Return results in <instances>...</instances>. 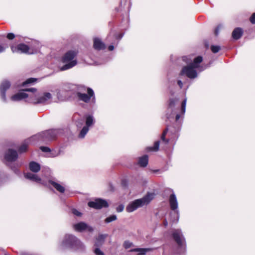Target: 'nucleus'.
<instances>
[{
  "mask_svg": "<svg viewBox=\"0 0 255 255\" xmlns=\"http://www.w3.org/2000/svg\"><path fill=\"white\" fill-rule=\"evenodd\" d=\"M203 61V58L201 56H198L195 58L193 62L188 65L182 68L180 75L181 76L186 75L190 79H195L197 77V72L196 69L201 72L209 67V66L200 65V63Z\"/></svg>",
  "mask_w": 255,
  "mask_h": 255,
  "instance_id": "obj_1",
  "label": "nucleus"
},
{
  "mask_svg": "<svg viewBox=\"0 0 255 255\" xmlns=\"http://www.w3.org/2000/svg\"><path fill=\"white\" fill-rule=\"evenodd\" d=\"M76 96L78 100L85 103L94 105L96 103V97L94 91L91 88L83 85L77 86Z\"/></svg>",
  "mask_w": 255,
  "mask_h": 255,
  "instance_id": "obj_2",
  "label": "nucleus"
},
{
  "mask_svg": "<svg viewBox=\"0 0 255 255\" xmlns=\"http://www.w3.org/2000/svg\"><path fill=\"white\" fill-rule=\"evenodd\" d=\"M28 92L31 93L30 99L28 100V103L37 104H48L52 99V96L50 93L44 92L43 93H38L35 88H28L26 90Z\"/></svg>",
  "mask_w": 255,
  "mask_h": 255,
  "instance_id": "obj_3",
  "label": "nucleus"
},
{
  "mask_svg": "<svg viewBox=\"0 0 255 255\" xmlns=\"http://www.w3.org/2000/svg\"><path fill=\"white\" fill-rule=\"evenodd\" d=\"M77 52L74 50H69L66 52L61 58V62L64 64L59 67L61 71L70 69L77 64L76 56Z\"/></svg>",
  "mask_w": 255,
  "mask_h": 255,
  "instance_id": "obj_4",
  "label": "nucleus"
},
{
  "mask_svg": "<svg viewBox=\"0 0 255 255\" xmlns=\"http://www.w3.org/2000/svg\"><path fill=\"white\" fill-rule=\"evenodd\" d=\"M153 198V194L149 193L144 197L135 200L130 203L126 207V210L128 212H132L138 208L143 206L147 204Z\"/></svg>",
  "mask_w": 255,
  "mask_h": 255,
  "instance_id": "obj_5",
  "label": "nucleus"
},
{
  "mask_svg": "<svg viewBox=\"0 0 255 255\" xmlns=\"http://www.w3.org/2000/svg\"><path fill=\"white\" fill-rule=\"evenodd\" d=\"M61 245L65 248L75 249L84 248L83 243L77 237L72 235H66L62 242Z\"/></svg>",
  "mask_w": 255,
  "mask_h": 255,
  "instance_id": "obj_6",
  "label": "nucleus"
},
{
  "mask_svg": "<svg viewBox=\"0 0 255 255\" xmlns=\"http://www.w3.org/2000/svg\"><path fill=\"white\" fill-rule=\"evenodd\" d=\"M59 133V129H51L35 135L32 138H35L36 139L42 141H50L55 139Z\"/></svg>",
  "mask_w": 255,
  "mask_h": 255,
  "instance_id": "obj_7",
  "label": "nucleus"
},
{
  "mask_svg": "<svg viewBox=\"0 0 255 255\" xmlns=\"http://www.w3.org/2000/svg\"><path fill=\"white\" fill-rule=\"evenodd\" d=\"M84 118L86 125L83 127L79 133V137L81 138H83L85 136L89 130L90 128L92 127L95 123V118L92 115H86Z\"/></svg>",
  "mask_w": 255,
  "mask_h": 255,
  "instance_id": "obj_8",
  "label": "nucleus"
},
{
  "mask_svg": "<svg viewBox=\"0 0 255 255\" xmlns=\"http://www.w3.org/2000/svg\"><path fill=\"white\" fill-rule=\"evenodd\" d=\"M172 237L180 248V253H184L185 249V240L181 230H174Z\"/></svg>",
  "mask_w": 255,
  "mask_h": 255,
  "instance_id": "obj_9",
  "label": "nucleus"
},
{
  "mask_svg": "<svg viewBox=\"0 0 255 255\" xmlns=\"http://www.w3.org/2000/svg\"><path fill=\"white\" fill-rule=\"evenodd\" d=\"M11 50L13 53H24L27 54H32L34 52L33 50L31 49L28 45L20 43L17 46L11 45Z\"/></svg>",
  "mask_w": 255,
  "mask_h": 255,
  "instance_id": "obj_10",
  "label": "nucleus"
},
{
  "mask_svg": "<svg viewBox=\"0 0 255 255\" xmlns=\"http://www.w3.org/2000/svg\"><path fill=\"white\" fill-rule=\"evenodd\" d=\"M26 89H27L23 90L22 91L11 96L10 98V100L13 102H17L27 98L26 101L28 102V100L30 99L31 93L29 92V94L26 93L25 92H27L26 90Z\"/></svg>",
  "mask_w": 255,
  "mask_h": 255,
  "instance_id": "obj_11",
  "label": "nucleus"
},
{
  "mask_svg": "<svg viewBox=\"0 0 255 255\" xmlns=\"http://www.w3.org/2000/svg\"><path fill=\"white\" fill-rule=\"evenodd\" d=\"M10 83L6 80L2 81L0 85V95L1 100L4 103H6L7 101L6 96V91L10 88Z\"/></svg>",
  "mask_w": 255,
  "mask_h": 255,
  "instance_id": "obj_12",
  "label": "nucleus"
},
{
  "mask_svg": "<svg viewBox=\"0 0 255 255\" xmlns=\"http://www.w3.org/2000/svg\"><path fill=\"white\" fill-rule=\"evenodd\" d=\"M69 88L70 86L68 85L60 89L56 90V96L58 101H64L68 99L69 96L68 94Z\"/></svg>",
  "mask_w": 255,
  "mask_h": 255,
  "instance_id": "obj_13",
  "label": "nucleus"
},
{
  "mask_svg": "<svg viewBox=\"0 0 255 255\" xmlns=\"http://www.w3.org/2000/svg\"><path fill=\"white\" fill-rule=\"evenodd\" d=\"M73 227L74 230L78 232H82L83 231L92 232L94 231V228L92 226L88 225L83 222L75 224Z\"/></svg>",
  "mask_w": 255,
  "mask_h": 255,
  "instance_id": "obj_14",
  "label": "nucleus"
},
{
  "mask_svg": "<svg viewBox=\"0 0 255 255\" xmlns=\"http://www.w3.org/2000/svg\"><path fill=\"white\" fill-rule=\"evenodd\" d=\"M88 206L96 209H100L103 207H108V203L105 200L96 199L93 201L88 202Z\"/></svg>",
  "mask_w": 255,
  "mask_h": 255,
  "instance_id": "obj_15",
  "label": "nucleus"
},
{
  "mask_svg": "<svg viewBox=\"0 0 255 255\" xmlns=\"http://www.w3.org/2000/svg\"><path fill=\"white\" fill-rule=\"evenodd\" d=\"M172 193L170 195L169 198V203L171 209L175 211L177 216L178 217L179 211L178 210V203L177 199L175 193L172 190H171Z\"/></svg>",
  "mask_w": 255,
  "mask_h": 255,
  "instance_id": "obj_16",
  "label": "nucleus"
},
{
  "mask_svg": "<svg viewBox=\"0 0 255 255\" xmlns=\"http://www.w3.org/2000/svg\"><path fill=\"white\" fill-rule=\"evenodd\" d=\"M18 157V154L16 150L8 149L5 153L4 159L7 162L15 161Z\"/></svg>",
  "mask_w": 255,
  "mask_h": 255,
  "instance_id": "obj_17",
  "label": "nucleus"
},
{
  "mask_svg": "<svg viewBox=\"0 0 255 255\" xmlns=\"http://www.w3.org/2000/svg\"><path fill=\"white\" fill-rule=\"evenodd\" d=\"M94 48L96 50H100L105 49L106 45L102 40L97 37L94 38Z\"/></svg>",
  "mask_w": 255,
  "mask_h": 255,
  "instance_id": "obj_18",
  "label": "nucleus"
},
{
  "mask_svg": "<svg viewBox=\"0 0 255 255\" xmlns=\"http://www.w3.org/2000/svg\"><path fill=\"white\" fill-rule=\"evenodd\" d=\"M48 183L50 184L59 192L63 193L65 192V187L61 184L52 180H49Z\"/></svg>",
  "mask_w": 255,
  "mask_h": 255,
  "instance_id": "obj_19",
  "label": "nucleus"
},
{
  "mask_svg": "<svg viewBox=\"0 0 255 255\" xmlns=\"http://www.w3.org/2000/svg\"><path fill=\"white\" fill-rule=\"evenodd\" d=\"M107 237V235L106 234L99 235L96 240L94 246L97 247H100L102 246L103 245L105 240Z\"/></svg>",
  "mask_w": 255,
  "mask_h": 255,
  "instance_id": "obj_20",
  "label": "nucleus"
},
{
  "mask_svg": "<svg viewBox=\"0 0 255 255\" xmlns=\"http://www.w3.org/2000/svg\"><path fill=\"white\" fill-rule=\"evenodd\" d=\"M24 177L25 178L30 180L31 181H35L37 183H41V179L37 175L30 172L24 174Z\"/></svg>",
  "mask_w": 255,
  "mask_h": 255,
  "instance_id": "obj_21",
  "label": "nucleus"
},
{
  "mask_svg": "<svg viewBox=\"0 0 255 255\" xmlns=\"http://www.w3.org/2000/svg\"><path fill=\"white\" fill-rule=\"evenodd\" d=\"M151 248H135L130 250L131 252H138V255H144L147 252L152 251Z\"/></svg>",
  "mask_w": 255,
  "mask_h": 255,
  "instance_id": "obj_22",
  "label": "nucleus"
},
{
  "mask_svg": "<svg viewBox=\"0 0 255 255\" xmlns=\"http://www.w3.org/2000/svg\"><path fill=\"white\" fill-rule=\"evenodd\" d=\"M29 169L33 172L37 173L40 169V166L38 163L31 161L29 164Z\"/></svg>",
  "mask_w": 255,
  "mask_h": 255,
  "instance_id": "obj_23",
  "label": "nucleus"
},
{
  "mask_svg": "<svg viewBox=\"0 0 255 255\" xmlns=\"http://www.w3.org/2000/svg\"><path fill=\"white\" fill-rule=\"evenodd\" d=\"M33 136H32L30 138L26 140L24 143H23L19 148L18 151L19 152L22 153L26 151L28 143L30 142L31 141L36 139L35 138H32Z\"/></svg>",
  "mask_w": 255,
  "mask_h": 255,
  "instance_id": "obj_24",
  "label": "nucleus"
},
{
  "mask_svg": "<svg viewBox=\"0 0 255 255\" xmlns=\"http://www.w3.org/2000/svg\"><path fill=\"white\" fill-rule=\"evenodd\" d=\"M243 34V30L241 28H235L232 32L233 38L235 39H239Z\"/></svg>",
  "mask_w": 255,
  "mask_h": 255,
  "instance_id": "obj_25",
  "label": "nucleus"
},
{
  "mask_svg": "<svg viewBox=\"0 0 255 255\" xmlns=\"http://www.w3.org/2000/svg\"><path fill=\"white\" fill-rule=\"evenodd\" d=\"M148 158L146 155L140 157L138 160V164L141 167H146L148 164Z\"/></svg>",
  "mask_w": 255,
  "mask_h": 255,
  "instance_id": "obj_26",
  "label": "nucleus"
},
{
  "mask_svg": "<svg viewBox=\"0 0 255 255\" xmlns=\"http://www.w3.org/2000/svg\"><path fill=\"white\" fill-rule=\"evenodd\" d=\"M178 102V99H170L169 101L168 107L169 108H171V109L173 108L176 104Z\"/></svg>",
  "mask_w": 255,
  "mask_h": 255,
  "instance_id": "obj_27",
  "label": "nucleus"
},
{
  "mask_svg": "<svg viewBox=\"0 0 255 255\" xmlns=\"http://www.w3.org/2000/svg\"><path fill=\"white\" fill-rule=\"evenodd\" d=\"M61 150L59 149L58 150H52L50 151L49 157H57L60 155L61 154Z\"/></svg>",
  "mask_w": 255,
  "mask_h": 255,
  "instance_id": "obj_28",
  "label": "nucleus"
},
{
  "mask_svg": "<svg viewBox=\"0 0 255 255\" xmlns=\"http://www.w3.org/2000/svg\"><path fill=\"white\" fill-rule=\"evenodd\" d=\"M159 141H156L154 144V145L152 147H150L148 148V149L150 150H152V151H157L159 149Z\"/></svg>",
  "mask_w": 255,
  "mask_h": 255,
  "instance_id": "obj_29",
  "label": "nucleus"
},
{
  "mask_svg": "<svg viewBox=\"0 0 255 255\" xmlns=\"http://www.w3.org/2000/svg\"><path fill=\"white\" fill-rule=\"evenodd\" d=\"M117 220V216L115 215H112L108 217H107L105 219V222L107 223H109L112 221H115Z\"/></svg>",
  "mask_w": 255,
  "mask_h": 255,
  "instance_id": "obj_30",
  "label": "nucleus"
},
{
  "mask_svg": "<svg viewBox=\"0 0 255 255\" xmlns=\"http://www.w3.org/2000/svg\"><path fill=\"white\" fill-rule=\"evenodd\" d=\"M187 99L185 98L182 102L181 104V113L184 115L185 113Z\"/></svg>",
  "mask_w": 255,
  "mask_h": 255,
  "instance_id": "obj_31",
  "label": "nucleus"
},
{
  "mask_svg": "<svg viewBox=\"0 0 255 255\" xmlns=\"http://www.w3.org/2000/svg\"><path fill=\"white\" fill-rule=\"evenodd\" d=\"M36 81V79L33 78H29V79H27L25 82H23L22 83V86H24L25 85H26L27 84H30V83H34Z\"/></svg>",
  "mask_w": 255,
  "mask_h": 255,
  "instance_id": "obj_32",
  "label": "nucleus"
},
{
  "mask_svg": "<svg viewBox=\"0 0 255 255\" xmlns=\"http://www.w3.org/2000/svg\"><path fill=\"white\" fill-rule=\"evenodd\" d=\"M100 247H95L94 250V253L96 255H105L103 252H102L99 248Z\"/></svg>",
  "mask_w": 255,
  "mask_h": 255,
  "instance_id": "obj_33",
  "label": "nucleus"
},
{
  "mask_svg": "<svg viewBox=\"0 0 255 255\" xmlns=\"http://www.w3.org/2000/svg\"><path fill=\"white\" fill-rule=\"evenodd\" d=\"M167 131H168V129L166 128V129H165L164 130V131L162 133V136H161V140H162L163 142H164L165 144H167L168 143V140L167 139H166L165 137V135L167 132Z\"/></svg>",
  "mask_w": 255,
  "mask_h": 255,
  "instance_id": "obj_34",
  "label": "nucleus"
},
{
  "mask_svg": "<svg viewBox=\"0 0 255 255\" xmlns=\"http://www.w3.org/2000/svg\"><path fill=\"white\" fill-rule=\"evenodd\" d=\"M211 49L213 53H216L219 51V50L221 49V48L220 46L218 45H212L211 46Z\"/></svg>",
  "mask_w": 255,
  "mask_h": 255,
  "instance_id": "obj_35",
  "label": "nucleus"
},
{
  "mask_svg": "<svg viewBox=\"0 0 255 255\" xmlns=\"http://www.w3.org/2000/svg\"><path fill=\"white\" fill-rule=\"evenodd\" d=\"M132 245V243L129 241H126L124 243V247L125 249H128Z\"/></svg>",
  "mask_w": 255,
  "mask_h": 255,
  "instance_id": "obj_36",
  "label": "nucleus"
},
{
  "mask_svg": "<svg viewBox=\"0 0 255 255\" xmlns=\"http://www.w3.org/2000/svg\"><path fill=\"white\" fill-rule=\"evenodd\" d=\"M8 47L7 44H3L0 45V53L4 52L5 49Z\"/></svg>",
  "mask_w": 255,
  "mask_h": 255,
  "instance_id": "obj_37",
  "label": "nucleus"
},
{
  "mask_svg": "<svg viewBox=\"0 0 255 255\" xmlns=\"http://www.w3.org/2000/svg\"><path fill=\"white\" fill-rule=\"evenodd\" d=\"M40 149L44 152H50L51 151V149L47 146H41Z\"/></svg>",
  "mask_w": 255,
  "mask_h": 255,
  "instance_id": "obj_38",
  "label": "nucleus"
},
{
  "mask_svg": "<svg viewBox=\"0 0 255 255\" xmlns=\"http://www.w3.org/2000/svg\"><path fill=\"white\" fill-rule=\"evenodd\" d=\"M72 213L74 215L78 217H80L82 215V213L76 209H73Z\"/></svg>",
  "mask_w": 255,
  "mask_h": 255,
  "instance_id": "obj_39",
  "label": "nucleus"
},
{
  "mask_svg": "<svg viewBox=\"0 0 255 255\" xmlns=\"http://www.w3.org/2000/svg\"><path fill=\"white\" fill-rule=\"evenodd\" d=\"M250 20L252 24H255V12L251 16Z\"/></svg>",
  "mask_w": 255,
  "mask_h": 255,
  "instance_id": "obj_40",
  "label": "nucleus"
},
{
  "mask_svg": "<svg viewBox=\"0 0 255 255\" xmlns=\"http://www.w3.org/2000/svg\"><path fill=\"white\" fill-rule=\"evenodd\" d=\"M15 37V35L12 33H9L7 35V38L10 40L13 39Z\"/></svg>",
  "mask_w": 255,
  "mask_h": 255,
  "instance_id": "obj_41",
  "label": "nucleus"
},
{
  "mask_svg": "<svg viewBox=\"0 0 255 255\" xmlns=\"http://www.w3.org/2000/svg\"><path fill=\"white\" fill-rule=\"evenodd\" d=\"M124 208V207L123 205H120L117 208V211L118 212H121L123 211Z\"/></svg>",
  "mask_w": 255,
  "mask_h": 255,
  "instance_id": "obj_42",
  "label": "nucleus"
},
{
  "mask_svg": "<svg viewBox=\"0 0 255 255\" xmlns=\"http://www.w3.org/2000/svg\"><path fill=\"white\" fill-rule=\"evenodd\" d=\"M11 169L13 171V172L16 174H18L19 171L17 168L15 166H10Z\"/></svg>",
  "mask_w": 255,
  "mask_h": 255,
  "instance_id": "obj_43",
  "label": "nucleus"
},
{
  "mask_svg": "<svg viewBox=\"0 0 255 255\" xmlns=\"http://www.w3.org/2000/svg\"><path fill=\"white\" fill-rule=\"evenodd\" d=\"M177 84L179 86L180 88L181 89L183 87V83L181 80H177Z\"/></svg>",
  "mask_w": 255,
  "mask_h": 255,
  "instance_id": "obj_44",
  "label": "nucleus"
},
{
  "mask_svg": "<svg viewBox=\"0 0 255 255\" xmlns=\"http://www.w3.org/2000/svg\"><path fill=\"white\" fill-rule=\"evenodd\" d=\"M124 34H116L115 38L116 39H120L123 37Z\"/></svg>",
  "mask_w": 255,
  "mask_h": 255,
  "instance_id": "obj_45",
  "label": "nucleus"
},
{
  "mask_svg": "<svg viewBox=\"0 0 255 255\" xmlns=\"http://www.w3.org/2000/svg\"><path fill=\"white\" fill-rule=\"evenodd\" d=\"M219 30H220V27H217V28L215 29V34L216 35H218L219 33Z\"/></svg>",
  "mask_w": 255,
  "mask_h": 255,
  "instance_id": "obj_46",
  "label": "nucleus"
},
{
  "mask_svg": "<svg viewBox=\"0 0 255 255\" xmlns=\"http://www.w3.org/2000/svg\"><path fill=\"white\" fill-rule=\"evenodd\" d=\"M108 48L109 51H113L114 49V46L113 45H111Z\"/></svg>",
  "mask_w": 255,
  "mask_h": 255,
  "instance_id": "obj_47",
  "label": "nucleus"
},
{
  "mask_svg": "<svg viewBox=\"0 0 255 255\" xmlns=\"http://www.w3.org/2000/svg\"><path fill=\"white\" fill-rule=\"evenodd\" d=\"M180 118V115L179 114H177L176 116V121H178Z\"/></svg>",
  "mask_w": 255,
  "mask_h": 255,
  "instance_id": "obj_48",
  "label": "nucleus"
},
{
  "mask_svg": "<svg viewBox=\"0 0 255 255\" xmlns=\"http://www.w3.org/2000/svg\"><path fill=\"white\" fill-rule=\"evenodd\" d=\"M163 224H164V225L165 226H167V225H168V222H167V221L166 220H165L164 221V222H163Z\"/></svg>",
  "mask_w": 255,
  "mask_h": 255,
  "instance_id": "obj_49",
  "label": "nucleus"
},
{
  "mask_svg": "<svg viewBox=\"0 0 255 255\" xmlns=\"http://www.w3.org/2000/svg\"><path fill=\"white\" fill-rule=\"evenodd\" d=\"M111 33L110 34V35L109 36H108V38H109V37H110V36H111Z\"/></svg>",
  "mask_w": 255,
  "mask_h": 255,
  "instance_id": "obj_50",
  "label": "nucleus"
}]
</instances>
